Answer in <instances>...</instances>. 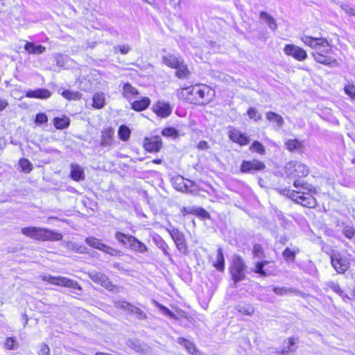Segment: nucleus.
<instances>
[{"label": "nucleus", "instance_id": "nucleus-44", "mask_svg": "<svg viewBox=\"0 0 355 355\" xmlns=\"http://www.w3.org/2000/svg\"><path fill=\"white\" fill-rule=\"evenodd\" d=\"M19 164L21 170L26 173H29L33 168L31 163L25 158L21 159L19 162Z\"/></svg>", "mask_w": 355, "mask_h": 355}, {"label": "nucleus", "instance_id": "nucleus-36", "mask_svg": "<svg viewBox=\"0 0 355 355\" xmlns=\"http://www.w3.org/2000/svg\"><path fill=\"white\" fill-rule=\"evenodd\" d=\"M105 105V96L103 93L95 94L93 96V106L97 109L102 108Z\"/></svg>", "mask_w": 355, "mask_h": 355}, {"label": "nucleus", "instance_id": "nucleus-27", "mask_svg": "<svg viewBox=\"0 0 355 355\" xmlns=\"http://www.w3.org/2000/svg\"><path fill=\"white\" fill-rule=\"evenodd\" d=\"M266 117L269 121L274 123L278 128L284 125V121L283 117L276 112H268L266 113Z\"/></svg>", "mask_w": 355, "mask_h": 355}, {"label": "nucleus", "instance_id": "nucleus-33", "mask_svg": "<svg viewBox=\"0 0 355 355\" xmlns=\"http://www.w3.org/2000/svg\"><path fill=\"white\" fill-rule=\"evenodd\" d=\"M190 87L179 89L177 91V95L179 98L185 99L193 103V98L191 94Z\"/></svg>", "mask_w": 355, "mask_h": 355}, {"label": "nucleus", "instance_id": "nucleus-5", "mask_svg": "<svg viewBox=\"0 0 355 355\" xmlns=\"http://www.w3.org/2000/svg\"><path fill=\"white\" fill-rule=\"evenodd\" d=\"M281 193L288 196L293 201L303 205L304 207L311 208L316 205V200L311 195L312 192L295 191L290 189H284L281 191ZM313 193H315V191L313 192Z\"/></svg>", "mask_w": 355, "mask_h": 355}, {"label": "nucleus", "instance_id": "nucleus-3", "mask_svg": "<svg viewBox=\"0 0 355 355\" xmlns=\"http://www.w3.org/2000/svg\"><path fill=\"white\" fill-rule=\"evenodd\" d=\"M162 61L166 66L176 69L175 76L178 78L183 79L189 76L190 72L187 65L180 56L169 53L163 56Z\"/></svg>", "mask_w": 355, "mask_h": 355}, {"label": "nucleus", "instance_id": "nucleus-58", "mask_svg": "<svg viewBox=\"0 0 355 355\" xmlns=\"http://www.w3.org/2000/svg\"><path fill=\"white\" fill-rule=\"evenodd\" d=\"M183 181L184 180L182 177H178L175 180L174 184H175V187L177 190L182 191L184 187L181 186Z\"/></svg>", "mask_w": 355, "mask_h": 355}, {"label": "nucleus", "instance_id": "nucleus-57", "mask_svg": "<svg viewBox=\"0 0 355 355\" xmlns=\"http://www.w3.org/2000/svg\"><path fill=\"white\" fill-rule=\"evenodd\" d=\"M345 91L347 95L353 98H355V86L349 85L345 87Z\"/></svg>", "mask_w": 355, "mask_h": 355}, {"label": "nucleus", "instance_id": "nucleus-51", "mask_svg": "<svg viewBox=\"0 0 355 355\" xmlns=\"http://www.w3.org/2000/svg\"><path fill=\"white\" fill-rule=\"evenodd\" d=\"M38 355H50V349L45 343H42L39 346Z\"/></svg>", "mask_w": 355, "mask_h": 355}, {"label": "nucleus", "instance_id": "nucleus-16", "mask_svg": "<svg viewBox=\"0 0 355 355\" xmlns=\"http://www.w3.org/2000/svg\"><path fill=\"white\" fill-rule=\"evenodd\" d=\"M153 112L162 118L168 117L172 112V107L169 103L159 101L153 107Z\"/></svg>", "mask_w": 355, "mask_h": 355}, {"label": "nucleus", "instance_id": "nucleus-10", "mask_svg": "<svg viewBox=\"0 0 355 355\" xmlns=\"http://www.w3.org/2000/svg\"><path fill=\"white\" fill-rule=\"evenodd\" d=\"M331 262L336 272L340 274H343L349 267V261L348 259L343 257L338 252H334L331 253Z\"/></svg>", "mask_w": 355, "mask_h": 355}, {"label": "nucleus", "instance_id": "nucleus-26", "mask_svg": "<svg viewBox=\"0 0 355 355\" xmlns=\"http://www.w3.org/2000/svg\"><path fill=\"white\" fill-rule=\"evenodd\" d=\"M286 149L291 152H301L304 148L303 143L298 139H288L285 143Z\"/></svg>", "mask_w": 355, "mask_h": 355}, {"label": "nucleus", "instance_id": "nucleus-34", "mask_svg": "<svg viewBox=\"0 0 355 355\" xmlns=\"http://www.w3.org/2000/svg\"><path fill=\"white\" fill-rule=\"evenodd\" d=\"M137 89L133 87L130 84L125 83L123 87V95L125 98H129L133 96L138 94Z\"/></svg>", "mask_w": 355, "mask_h": 355}, {"label": "nucleus", "instance_id": "nucleus-56", "mask_svg": "<svg viewBox=\"0 0 355 355\" xmlns=\"http://www.w3.org/2000/svg\"><path fill=\"white\" fill-rule=\"evenodd\" d=\"M194 214L205 218L209 217V214L202 208H195Z\"/></svg>", "mask_w": 355, "mask_h": 355}, {"label": "nucleus", "instance_id": "nucleus-28", "mask_svg": "<svg viewBox=\"0 0 355 355\" xmlns=\"http://www.w3.org/2000/svg\"><path fill=\"white\" fill-rule=\"evenodd\" d=\"M293 186L297 189V191L315 192V189L307 182L301 180H296L293 182Z\"/></svg>", "mask_w": 355, "mask_h": 355}, {"label": "nucleus", "instance_id": "nucleus-9", "mask_svg": "<svg viewBox=\"0 0 355 355\" xmlns=\"http://www.w3.org/2000/svg\"><path fill=\"white\" fill-rule=\"evenodd\" d=\"M245 266L242 258L239 256L234 257L230 269L231 275L234 282V287L237 282L244 279L245 277Z\"/></svg>", "mask_w": 355, "mask_h": 355}, {"label": "nucleus", "instance_id": "nucleus-37", "mask_svg": "<svg viewBox=\"0 0 355 355\" xmlns=\"http://www.w3.org/2000/svg\"><path fill=\"white\" fill-rule=\"evenodd\" d=\"M54 125L57 129H64L69 125V119L67 117H55L53 119Z\"/></svg>", "mask_w": 355, "mask_h": 355}, {"label": "nucleus", "instance_id": "nucleus-30", "mask_svg": "<svg viewBox=\"0 0 355 355\" xmlns=\"http://www.w3.org/2000/svg\"><path fill=\"white\" fill-rule=\"evenodd\" d=\"M273 292L278 295H285L290 294L301 295L302 293L297 289L288 287H274Z\"/></svg>", "mask_w": 355, "mask_h": 355}, {"label": "nucleus", "instance_id": "nucleus-53", "mask_svg": "<svg viewBox=\"0 0 355 355\" xmlns=\"http://www.w3.org/2000/svg\"><path fill=\"white\" fill-rule=\"evenodd\" d=\"M266 263H267V261L258 262L256 265V268L254 270V272L257 273H259L261 275H266V272L263 268Z\"/></svg>", "mask_w": 355, "mask_h": 355}, {"label": "nucleus", "instance_id": "nucleus-49", "mask_svg": "<svg viewBox=\"0 0 355 355\" xmlns=\"http://www.w3.org/2000/svg\"><path fill=\"white\" fill-rule=\"evenodd\" d=\"M340 8L346 14L351 16H355V9L352 8L350 6L342 3H340Z\"/></svg>", "mask_w": 355, "mask_h": 355}, {"label": "nucleus", "instance_id": "nucleus-20", "mask_svg": "<svg viewBox=\"0 0 355 355\" xmlns=\"http://www.w3.org/2000/svg\"><path fill=\"white\" fill-rule=\"evenodd\" d=\"M177 343L184 346L187 351L191 354L202 355L201 352L196 348L195 344L191 340L184 338H178L177 339Z\"/></svg>", "mask_w": 355, "mask_h": 355}, {"label": "nucleus", "instance_id": "nucleus-64", "mask_svg": "<svg viewBox=\"0 0 355 355\" xmlns=\"http://www.w3.org/2000/svg\"><path fill=\"white\" fill-rule=\"evenodd\" d=\"M62 56L60 55H57V64L58 65H60V60H59L60 58H61Z\"/></svg>", "mask_w": 355, "mask_h": 355}, {"label": "nucleus", "instance_id": "nucleus-31", "mask_svg": "<svg viewBox=\"0 0 355 355\" xmlns=\"http://www.w3.org/2000/svg\"><path fill=\"white\" fill-rule=\"evenodd\" d=\"M214 266L218 270L223 271L225 268V259L223 253V249L218 248L217 250L216 260L214 263Z\"/></svg>", "mask_w": 355, "mask_h": 355}, {"label": "nucleus", "instance_id": "nucleus-18", "mask_svg": "<svg viewBox=\"0 0 355 355\" xmlns=\"http://www.w3.org/2000/svg\"><path fill=\"white\" fill-rule=\"evenodd\" d=\"M171 235L179 251L183 254H186L187 252V245L183 234L177 230H173L171 232Z\"/></svg>", "mask_w": 355, "mask_h": 355}, {"label": "nucleus", "instance_id": "nucleus-7", "mask_svg": "<svg viewBox=\"0 0 355 355\" xmlns=\"http://www.w3.org/2000/svg\"><path fill=\"white\" fill-rule=\"evenodd\" d=\"M285 173L287 176L295 178L306 177L309 171L305 164L296 161H291L286 164Z\"/></svg>", "mask_w": 355, "mask_h": 355}, {"label": "nucleus", "instance_id": "nucleus-63", "mask_svg": "<svg viewBox=\"0 0 355 355\" xmlns=\"http://www.w3.org/2000/svg\"><path fill=\"white\" fill-rule=\"evenodd\" d=\"M153 163H155V164H161L162 163V159H154L153 161Z\"/></svg>", "mask_w": 355, "mask_h": 355}, {"label": "nucleus", "instance_id": "nucleus-38", "mask_svg": "<svg viewBox=\"0 0 355 355\" xmlns=\"http://www.w3.org/2000/svg\"><path fill=\"white\" fill-rule=\"evenodd\" d=\"M153 303L162 311V313L164 315L168 316L170 318H172V319L177 318L175 315L173 313H172L167 307L159 304L156 300H153Z\"/></svg>", "mask_w": 355, "mask_h": 355}, {"label": "nucleus", "instance_id": "nucleus-41", "mask_svg": "<svg viewBox=\"0 0 355 355\" xmlns=\"http://www.w3.org/2000/svg\"><path fill=\"white\" fill-rule=\"evenodd\" d=\"M130 135V129L125 125H121L119 129V137L123 141H127Z\"/></svg>", "mask_w": 355, "mask_h": 355}, {"label": "nucleus", "instance_id": "nucleus-2", "mask_svg": "<svg viewBox=\"0 0 355 355\" xmlns=\"http://www.w3.org/2000/svg\"><path fill=\"white\" fill-rule=\"evenodd\" d=\"M21 233L25 236L39 241H60L62 235L57 232L36 227H27L21 229Z\"/></svg>", "mask_w": 355, "mask_h": 355}, {"label": "nucleus", "instance_id": "nucleus-32", "mask_svg": "<svg viewBox=\"0 0 355 355\" xmlns=\"http://www.w3.org/2000/svg\"><path fill=\"white\" fill-rule=\"evenodd\" d=\"M295 342L292 338H289L284 341L281 354L287 355L288 353L295 352Z\"/></svg>", "mask_w": 355, "mask_h": 355}, {"label": "nucleus", "instance_id": "nucleus-47", "mask_svg": "<svg viewBox=\"0 0 355 355\" xmlns=\"http://www.w3.org/2000/svg\"><path fill=\"white\" fill-rule=\"evenodd\" d=\"M248 115L250 119H254L255 121H259L262 118L261 115L258 113L257 110L254 107H250L248 110Z\"/></svg>", "mask_w": 355, "mask_h": 355}, {"label": "nucleus", "instance_id": "nucleus-35", "mask_svg": "<svg viewBox=\"0 0 355 355\" xmlns=\"http://www.w3.org/2000/svg\"><path fill=\"white\" fill-rule=\"evenodd\" d=\"M236 310L245 315H252L254 312V307L250 304H238Z\"/></svg>", "mask_w": 355, "mask_h": 355}, {"label": "nucleus", "instance_id": "nucleus-43", "mask_svg": "<svg viewBox=\"0 0 355 355\" xmlns=\"http://www.w3.org/2000/svg\"><path fill=\"white\" fill-rule=\"evenodd\" d=\"M299 250H297V251L295 250H291L290 248H286L283 253H282V255L283 257L286 259V260H291L292 261H294L295 259V255H296V253L298 252Z\"/></svg>", "mask_w": 355, "mask_h": 355}, {"label": "nucleus", "instance_id": "nucleus-52", "mask_svg": "<svg viewBox=\"0 0 355 355\" xmlns=\"http://www.w3.org/2000/svg\"><path fill=\"white\" fill-rule=\"evenodd\" d=\"M114 49L115 53H116L117 51H119L121 54L125 55L129 52V51L130 50V48L128 45L123 44V45L116 46L114 48Z\"/></svg>", "mask_w": 355, "mask_h": 355}, {"label": "nucleus", "instance_id": "nucleus-55", "mask_svg": "<svg viewBox=\"0 0 355 355\" xmlns=\"http://www.w3.org/2000/svg\"><path fill=\"white\" fill-rule=\"evenodd\" d=\"M128 346L133 349L135 352H139L142 350V347L140 343L137 341L129 340Z\"/></svg>", "mask_w": 355, "mask_h": 355}, {"label": "nucleus", "instance_id": "nucleus-48", "mask_svg": "<svg viewBox=\"0 0 355 355\" xmlns=\"http://www.w3.org/2000/svg\"><path fill=\"white\" fill-rule=\"evenodd\" d=\"M5 347L7 349H15L18 347V344L17 343L16 340L12 338L8 337L7 338L6 343H5Z\"/></svg>", "mask_w": 355, "mask_h": 355}, {"label": "nucleus", "instance_id": "nucleus-59", "mask_svg": "<svg viewBox=\"0 0 355 355\" xmlns=\"http://www.w3.org/2000/svg\"><path fill=\"white\" fill-rule=\"evenodd\" d=\"M8 105V101L6 99L0 98V112L3 110Z\"/></svg>", "mask_w": 355, "mask_h": 355}, {"label": "nucleus", "instance_id": "nucleus-19", "mask_svg": "<svg viewBox=\"0 0 355 355\" xmlns=\"http://www.w3.org/2000/svg\"><path fill=\"white\" fill-rule=\"evenodd\" d=\"M162 147V141L159 137L146 138L144 148L149 152H158Z\"/></svg>", "mask_w": 355, "mask_h": 355}, {"label": "nucleus", "instance_id": "nucleus-60", "mask_svg": "<svg viewBox=\"0 0 355 355\" xmlns=\"http://www.w3.org/2000/svg\"><path fill=\"white\" fill-rule=\"evenodd\" d=\"M207 142L205 141H201L198 143V148L201 150H205L208 148Z\"/></svg>", "mask_w": 355, "mask_h": 355}, {"label": "nucleus", "instance_id": "nucleus-62", "mask_svg": "<svg viewBox=\"0 0 355 355\" xmlns=\"http://www.w3.org/2000/svg\"><path fill=\"white\" fill-rule=\"evenodd\" d=\"M170 3L175 6L180 3V0H170Z\"/></svg>", "mask_w": 355, "mask_h": 355}, {"label": "nucleus", "instance_id": "nucleus-40", "mask_svg": "<svg viewBox=\"0 0 355 355\" xmlns=\"http://www.w3.org/2000/svg\"><path fill=\"white\" fill-rule=\"evenodd\" d=\"M62 96L67 100H78L80 98V94L78 92H72L70 90H64L62 93Z\"/></svg>", "mask_w": 355, "mask_h": 355}, {"label": "nucleus", "instance_id": "nucleus-4", "mask_svg": "<svg viewBox=\"0 0 355 355\" xmlns=\"http://www.w3.org/2000/svg\"><path fill=\"white\" fill-rule=\"evenodd\" d=\"M190 90L193 98V103L194 104H207L211 101L214 95V91L205 85L190 86Z\"/></svg>", "mask_w": 355, "mask_h": 355}, {"label": "nucleus", "instance_id": "nucleus-29", "mask_svg": "<svg viewBox=\"0 0 355 355\" xmlns=\"http://www.w3.org/2000/svg\"><path fill=\"white\" fill-rule=\"evenodd\" d=\"M150 103V100L148 97H144L140 101H135L132 103V108L136 111H142L147 108Z\"/></svg>", "mask_w": 355, "mask_h": 355}, {"label": "nucleus", "instance_id": "nucleus-24", "mask_svg": "<svg viewBox=\"0 0 355 355\" xmlns=\"http://www.w3.org/2000/svg\"><path fill=\"white\" fill-rule=\"evenodd\" d=\"M260 19L268 24V27L273 31L277 28V24L272 16L265 11H261L259 14Z\"/></svg>", "mask_w": 355, "mask_h": 355}, {"label": "nucleus", "instance_id": "nucleus-50", "mask_svg": "<svg viewBox=\"0 0 355 355\" xmlns=\"http://www.w3.org/2000/svg\"><path fill=\"white\" fill-rule=\"evenodd\" d=\"M252 252L255 257H259V258H261L263 255V248L259 244H255L253 246Z\"/></svg>", "mask_w": 355, "mask_h": 355}, {"label": "nucleus", "instance_id": "nucleus-45", "mask_svg": "<svg viewBox=\"0 0 355 355\" xmlns=\"http://www.w3.org/2000/svg\"><path fill=\"white\" fill-rule=\"evenodd\" d=\"M343 234L349 239L355 236V229L351 225H345L343 229Z\"/></svg>", "mask_w": 355, "mask_h": 355}, {"label": "nucleus", "instance_id": "nucleus-14", "mask_svg": "<svg viewBox=\"0 0 355 355\" xmlns=\"http://www.w3.org/2000/svg\"><path fill=\"white\" fill-rule=\"evenodd\" d=\"M89 278L95 283L99 284L109 291H114L115 286L109 280L108 277L99 272H91L89 273Z\"/></svg>", "mask_w": 355, "mask_h": 355}, {"label": "nucleus", "instance_id": "nucleus-17", "mask_svg": "<svg viewBox=\"0 0 355 355\" xmlns=\"http://www.w3.org/2000/svg\"><path fill=\"white\" fill-rule=\"evenodd\" d=\"M228 136L233 142L239 144L241 146L247 145L250 141V138L245 134L236 128L230 130Z\"/></svg>", "mask_w": 355, "mask_h": 355}, {"label": "nucleus", "instance_id": "nucleus-54", "mask_svg": "<svg viewBox=\"0 0 355 355\" xmlns=\"http://www.w3.org/2000/svg\"><path fill=\"white\" fill-rule=\"evenodd\" d=\"M35 121L39 124L45 123L48 121V118L44 113H40L36 115Z\"/></svg>", "mask_w": 355, "mask_h": 355}, {"label": "nucleus", "instance_id": "nucleus-25", "mask_svg": "<svg viewBox=\"0 0 355 355\" xmlns=\"http://www.w3.org/2000/svg\"><path fill=\"white\" fill-rule=\"evenodd\" d=\"M24 49L30 54H42L46 51V48L41 44H35L33 42H27Z\"/></svg>", "mask_w": 355, "mask_h": 355}, {"label": "nucleus", "instance_id": "nucleus-39", "mask_svg": "<svg viewBox=\"0 0 355 355\" xmlns=\"http://www.w3.org/2000/svg\"><path fill=\"white\" fill-rule=\"evenodd\" d=\"M327 290L331 289L333 291H334L336 293L338 294L339 295H342L343 293V290L341 289L340 285L334 281H329L326 283Z\"/></svg>", "mask_w": 355, "mask_h": 355}, {"label": "nucleus", "instance_id": "nucleus-6", "mask_svg": "<svg viewBox=\"0 0 355 355\" xmlns=\"http://www.w3.org/2000/svg\"><path fill=\"white\" fill-rule=\"evenodd\" d=\"M115 239L123 245L127 246L131 250L144 254L148 251L147 246L136 237L125 234L120 232L115 233Z\"/></svg>", "mask_w": 355, "mask_h": 355}, {"label": "nucleus", "instance_id": "nucleus-15", "mask_svg": "<svg viewBox=\"0 0 355 355\" xmlns=\"http://www.w3.org/2000/svg\"><path fill=\"white\" fill-rule=\"evenodd\" d=\"M265 164L259 160L243 161L241 166L242 173H251L254 171H261L265 168Z\"/></svg>", "mask_w": 355, "mask_h": 355}, {"label": "nucleus", "instance_id": "nucleus-23", "mask_svg": "<svg viewBox=\"0 0 355 355\" xmlns=\"http://www.w3.org/2000/svg\"><path fill=\"white\" fill-rule=\"evenodd\" d=\"M70 176L75 181H80L85 179V171L83 168L75 164H71Z\"/></svg>", "mask_w": 355, "mask_h": 355}, {"label": "nucleus", "instance_id": "nucleus-61", "mask_svg": "<svg viewBox=\"0 0 355 355\" xmlns=\"http://www.w3.org/2000/svg\"><path fill=\"white\" fill-rule=\"evenodd\" d=\"M194 209L195 208H186L183 207L181 210L182 213L185 215L187 214H194Z\"/></svg>", "mask_w": 355, "mask_h": 355}, {"label": "nucleus", "instance_id": "nucleus-13", "mask_svg": "<svg viewBox=\"0 0 355 355\" xmlns=\"http://www.w3.org/2000/svg\"><path fill=\"white\" fill-rule=\"evenodd\" d=\"M115 306L123 310H127L130 313L135 314L137 319L145 320L147 318L146 314L140 308L135 306L130 303L125 301H119L115 302Z\"/></svg>", "mask_w": 355, "mask_h": 355}, {"label": "nucleus", "instance_id": "nucleus-12", "mask_svg": "<svg viewBox=\"0 0 355 355\" xmlns=\"http://www.w3.org/2000/svg\"><path fill=\"white\" fill-rule=\"evenodd\" d=\"M284 52L286 55L292 56L298 61H303L307 58L306 51L295 44H286L284 46Z\"/></svg>", "mask_w": 355, "mask_h": 355}, {"label": "nucleus", "instance_id": "nucleus-21", "mask_svg": "<svg viewBox=\"0 0 355 355\" xmlns=\"http://www.w3.org/2000/svg\"><path fill=\"white\" fill-rule=\"evenodd\" d=\"M114 131L110 128H104L101 132V145L102 146H110L112 144Z\"/></svg>", "mask_w": 355, "mask_h": 355}, {"label": "nucleus", "instance_id": "nucleus-11", "mask_svg": "<svg viewBox=\"0 0 355 355\" xmlns=\"http://www.w3.org/2000/svg\"><path fill=\"white\" fill-rule=\"evenodd\" d=\"M85 242L90 247L103 251L105 253L109 254L112 256H118L120 254L121 252L118 250H116L110 246L106 245L105 244L103 243L100 239L95 237L90 236L86 238Z\"/></svg>", "mask_w": 355, "mask_h": 355}, {"label": "nucleus", "instance_id": "nucleus-22", "mask_svg": "<svg viewBox=\"0 0 355 355\" xmlns=\"http://www.w3.org/2000/svg\"><path fill=\"white\" fill-rule=\"evenodd\" d=\"M51 96V92L46 89H37L33 91H28L26 94L28 98H34L40 99H47Z\"/></svg>", "mask_w": 355, "mask_h": 355}, {"label": "nucleus", "instance_id": "nucleus-1", "mask_svg": "<svg viewBox=\"0 0 355 355\" xmlns=\"http://www.w3.org/2000/svg\"><path fill=\"white\" fill-rule=\"evenodd\" d=\"M301 40L306 45L315 50V52L312 53V55L317 62L331 67H337L339 66L337 60L323 54L329 53L331 51V45L326 39L303 35L301 37Z\"/></svg>", "mask_w": 355, "mask_h": 355}, {"label": "nucleus", "instance_id": "nucleus-46", "mask_svg": "<svg viewBox=\"0 0 355 355\" xmlns=\"http://www.w3.org/2000/svg\"><path fill=\"white\" fill-rule=\"evenodd\" d=\"M162 134L163 136L167 137H174L175 138L178 136V132L174 128H164L162 130Z\"/></svg>", "mask_w": 355, "mask_h": 355}, {"label": "nucleus", "instance_id": "nucleus-8", "mask_svg": "<svg viewBox=\"0 0 355 355\" xmlns=\"http://www.w3.org/2000/svg\"><path fill=\"white\" fill-rule=\"evenodd\" d=\"M41 278L43 281L48 282L53 285L81 290V287L78 285L76 281L71 279H69L65 277H53L51 275H42L41 276Z\"/></svg>", "mask_w": 355, "mask_h": 355}, {"label": "nucleus", "instance_id": "nucleus-42", "mask_svg": "<svg viewBox=\"0 0 355 355\" xmlns=\"http://www.w3.org/2000/svg\"><path fill=\"white\" fill-rule=\"evenodd\" d=\"M250 150L253 152H257L261 155H263L265 153V148L264 146L257 141H254L251 146H250Z\"/></svg>", "mask_w": 355, "mask_h": 355}]
</instances>
